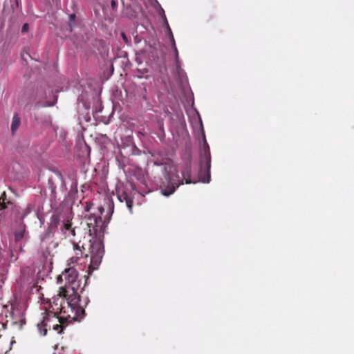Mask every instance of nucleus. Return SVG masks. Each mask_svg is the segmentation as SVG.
Returning <instances> with one entry per match:
<instances>
[{"label": "nucleus", "mask_w": 354, "mask_h": 354, "mask_svg": "<svg viewBox=\"0 0 354 354\" xmlns=\"http://www.w3.org/2000/svg\"><path fill=\"white\" fill-rule=\"evenodd\" d=\"M78 273L75 268L71 267L64 270L58 279L65 281L64 287L69 290V296L67 297L68 308H71L72 312H75V315H84V308L80 304V297L76 292L80 284L77 281Z\"/></svg>", "instance_id": "1"}, {"label": "nucleus", "mask_w": 354, "mask_h": 354, "mask_svg": "<svg viewBox=\"0 0 354 354\" xmlns=\"http://www.w3.org/2000/svg\"><path fill=\"white\" fill-rule=\"evenodd\" d=\"M69 295L68 290L60 288L57 296L53 297V300L50 301L46 316L52 317L57 322H60L58 319L59 313H63L66 318H71L74 320L82 319L84 315H75V312H72L71 308H68L67 297Z\"/></svg>", "instance_id": "2"}, {"label": "nucleus", "mask_w": 354, "mask_h": 354, "mask_svg": "<svg viewBox=\"0 0 354 354\" xmlns=\"http://www.w3.org/2000/svg\"><path fill=\"white\" fill-rule=\"evenodd\" d=\"M183 176V180L180 181V177L177 174V171L176 173H169L166 176V179L167 180V185L161 187V193L162 195L165 196H169L172 194L176 189L179 187L180 185L183 184V181L185 180V183H195L196 180H193L191 179V166L189 164H187L183 169L181 171Z\"/></svg>", "instance_id": "3"}, {"label": "nucleus", "mask_w": 354, "mask_h": 354, "mask_svg": "<svg viewBox=\"0 0 354 354\" xmlns=\"http://www.w3.org/2000/svg\"><path fill=\"white\" fill-rule=\"evenodd\" d=\"M201 172L204 171L207 174V180L203 179V182L208 183L210 179V167H211V157L209 151H205L204 154L201 157Z\"/></svg>", "instance_id": "4"}, {"label": "nucleus", "mask_w": 354, "mask_h": 354, "mask_svg": "<svg viewBox=\"0 0 354 354\" xmlns=\"http://www.w3.org/2000/svg\"><path fill=\"white\" fill-rule=\"evenodd\" d=\"M67 319L68 318H66L65 316H58V319L60 321V322H55V324L51 325L50 317L45 316L41 324L44 325V326L46 328L48 327L49 329L52 328L53 330L57 331L58 333H62L64 328V326H63V324L64 323V320Z\"/></svg>", "instance_id": "5"}, {"label": "nucleus", "mask_w": 354, "mask_h": 354, "mask_svg": "<svg viewBox=\"0 0 354 354\" xmlns=\"http://www.w3.org/2000/svg\"><path fill=\"white\" fill-rule=\"evenodd\" d=\"M93 250H94V248ZM102 254L103 251L102 250H101L100 246L96 252H95L94 250H92L91 257V266H93V268H95V267L98 266V265L100 263L102 258Z\"/></svg>", "instance_id": "6"}, {"label": "nucleus", "mask_w": 354, "mask_h": 354, "mask_svg": "<svg viewBox=\"0 0 354 354\" xmlns=\"http://www.w3.org/2000/svg\"><path fill=\"white\" fill-rule=\"evenodd\" d=\"M118 198L121 203L125 202L127 207L128 208L130 212H132L133 203V199L127 194L126 192L118 193Z\"/></svg>", "instance_id": "7"}, {"label": "nucleus", "mask_w": 354, "mask_h": 354, "mask_svg": "<svg viewBox=\"0 0 354 354\" xmlns=\"http://www.w3.org/2000/svg\"><path fill=\"white\" fill-rule=\"evenodd\" d=\"M21 124V120L17 113H15L11 123V131L14 134Z\"/></svg>", "instance_id": "8"}, {"label": "nucleus", "mask_w": 354, "mask_h": 354, "mask_svg": "<svg viewBox=\"0 0 354 354\" xmlns=\"http://www.w3.org/2000/svg\"><path fill=\"white\" fill-rule=\"evenodd\" d=\"M72 223L70 221H67V223H64L62 230L64 231V233L66 236H75V229L71 227Z\"/></svg>", "instance_id": "9"}, {"label": "nucleus", "mask_w": 354, "mask_h": 354, "mask_svg": "<svg viewBox=\"0 0 354 354\" xmlns=\"http://www.w3.org/2000/svg\"><path fill=\"white\" fill-rule=\"evenodd\" d=\"M95 225L93 226V230L94 233L97 234V232H100L102 227V221L100 216L95 217L94 218Z\"/></svg>", "instance_id": "10"}, {"label": "nucleus", "mask_w": 354, "mask_h": 354, "mask_svg": "<svg viewBox=\"0 0 354 354\" xmlns=\"http://www.w3.org/2000/svg\"><path fill=\"white\" fill-rule=\"evenodd\" d=\"M48 187L51 192V198L55 199L56 197V185H55V184L53 181V179L52 178L48 179Z\"/></svg>", "instance_id": "11"}, {"label": "nucleus", "mask_w": 354, "mask_h": 354, "mask_svg": "<svg viewBox=\"0 0 354 354\" xmlns=\"http://www.w3.org/2000/svg\"><path fill=\"white\" fill-rule=\"evenodd\" d=\"M74 250L75 251V257H71V260L73 261H77L80 257H82L83 252H82L80 246L76 243H74Z\"/></svg>", "instance_id": "12"}, {"label": "nucleus", "mask_w": 354, "mask_h": 354, "mask_svg": "<svg viewBox=\"0 0 354 354\" xmlns=\"http://www.w3.org/2000/svg\"><path fill=\"white\" fill-rule=\"evenodd\" d=\"M24 236V231L21 230H18L15 234V238L16 241H20Z\"/></svg>", "instance_id": "13"}, {"label": "nucleus", "mask_w": 354, "mask_h": 354, "mask_svg": "<svg viewBox=\"0 0 354 354\" xmlns=\"http://www.w3.org/2000/svg\"><path fill=\"white\" fill-rule=\"evenodd\" d=\"M75 19H76V16H75V14L70 15V16H69V26L71 28V30H72V29H71V23L74 22L75 21Z\"/></svg>", "instance_id": "14"}, {"label": "nucleus", "mask_w": 354, "mask_h": 354, "mask_svg": "<svg viewBox=\"0 0 354 354\" xmlns=\"http://www.w3.org/2000/svg\"><path fill=\"white\" fill-rule=\"evenodd\" d=\"M7 207L5 199L0 197V209H4Z\"/></svg>", "instance_id": "15"}, {"label": "nucleus", "mask_w": 354, "mask_h": 354, "mask_svg": "<svg viewBox=\"0 0 354 354\" xmlns=\"http://www.w3.org/2000/svg\"><path fill=\"white\" fill-rule=\"evenodd\" d=\"M28 29H29V25H28V24L26 23L23 25L22 28H21V32L23 33H25V32H28Z\"/></svg>", "instance_id": "16"}, {"label": "nucleus", "mask_w": 354, "mask_h": 354, "mask_svg": "<svg viewBox=\"0 0 354 354\" xmlns=\"http://www.w3.org/2000/svg\"><path fill=\"white\" fill-rule=\"evenodd\" d=\"M121 37H122V39L124 40V41L125 42V44L129 45V41L128 38H127V35H125L124 32H122L121 33Z\"/></svg>", "instance_id": "17"}, {"label": "nucleus", "mask_w": 354, "mask_h": 354, "mask_svg": "<svg viewBox=\"0 0 354 354\" xmlns=\"http://www.w3.org/2000/svg\"><path fill=\"white\" fill-rule=\"evenodd\" d=\"M111 6L113 10H115L118 6V2L115 0H112L111 2Z\"/></svg>", "instance_id": "18"}, {"label": "nucleus", "mask_w": 354, "mask_h": 354, "mask_svg": "<svg viewBox=\"0 0 354 354\" xmlns=\"http://www.w3.org/2000/svg\"><path fill=\"white\" fill-rule=\"evenodd\" d=\"M173 42H174V51H175V54H176V61H178V50H177V48L175 45V41L173 39Z\"/></svg>", "instance_id": "19"}, {"label": "nucleus", "mask_w": 354, "mask_h": 354, "mask_svg": "<svg viewBox=\"0 0 354 354\" xmlns=\"http://www.w3.org/2000/svg\"><path fill=\"white\" fill-rule=\"evenodd\" d=\"M53 221L54 222H55V223H57V222H58V221H59V217H58V216H53Z\"/></svg>", "instance_id": "20"}, {"label": "nucleus", "mask_w": 354, "mask_h": 354, "mask_svg": "<svg viewBox=\"0 0 354 354\" xmlns=\"http://www.w3.org/2000/svg\"><path fill=\"white\" fill-rule=\"evenodd\" d=\"M57 177H58V178H59L61 180H63L62 175L60 173H57Z\"/></svg>", "instance_id": "21"}, {"label": "nucleus", "mask_w": 354, "mask_h": 354, "mask_svg": "<svg viewBox=\"0 0 354 354\" xmlns=\"http://www.w3.org/2000/svg\"><path fill=\"white\" fill-rule=\"evenodd\" d=\"M50 322H51V325H53L55 324V321L52 317H50Z\"/></svg>", "instance_id": "22"}, {"label": "nucleus", "mask_w": 354, "mask_h": 354, "mask_svg": "<svg viewBox=\"0 0 354 354\" xmlns=\"http://www.w3.org/2000/svg\"><path fill=\"white\" fill-rule=\"evenodd\" d=\"M0 326L3 328L5 329L6 328V324H3V323H1L0 322Z\"/></svg>", "instance_id": "23"}, {"label": "nucleus", "mask_w": 354, "mask_h": 354, "mask_svg": "<svg viewBox=\"0 0 354 354\" xmlns=\"http://www.w3.org/2000/svg\"><path fill=\"white\" fill-rule=\"evenodd\" d=\"M135 41H136V42H139V41H140V39H138V36H136V37H135Z\"/></svg>", "instance_id": "24"}, {"label": "nucleus", "mask_w": 354, "mask_h": 354, "mask_svg": "<svg viewBox=\"0 0 354 354\" xmlns=\"http://www.w3.org/2000/svg\"><path fill=\"white\" fill-rule=\"evenodd\" d=\"M88 225L89 226V227H91V226L93 225V224L91 223H88Z\"/></svg>", "instance_id": "25"}, {"label": "nucleus", "mask_w": 354, "mask_h": 354, "mask_svg": "<svg viewBox=\"0 0 354 354\" xmlns=\"http://www.w3.org/2000/svg\"><path fill=\"white\" fill-rule=\"evenodd\" d=\"M46 331H47V329H45V331H44V335H46Z\"/></svg>", "instance_id": "26"}, {"label": "nucleus", "mask_w": 354, "mask_h": 354, "mask_svg": "<svg viewBox=\"0 0 354 354\" xmlns=\"http://www.w3.org/2000/svg\"><path fill=\"white\" fill-rule=\"evenodd\" d=\"M3 196H6V193L3 192V194H2Z\"/></svg>", "instance_id": "27"}]
</instances>
